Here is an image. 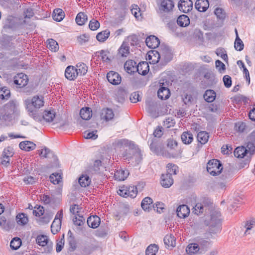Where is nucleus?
Segmentation results:
<instances>
[{
	"label": "nucleus",
	"instance_id": "63",
	"mask_svg": "<svg viewBox=\"0 0 255 255\" xmlns=\"http://www.w3.org/2000/svg\"><path fill=\"white\" fill-rule=\"evenodd\" d=\"M73 222L75 225L80 226L84 224L85 219L82 216H79L78 218L76 217L75 218L73 219Z\"/></svg>",
	"mask_w": 255,
	"mask_h": 255
},
{
	"label": "nucleus",
	"instance_id": "25",
	"mask_svg": "<svg viewBox=\"0 0 255 255\" xmlns=\"http://www.w3.org/2000/svg\"><path fill=\"white\" fill-rule=\"evenodd\" d=\"M19 146L20 149L29 151L35 149L36 144L30 141H24L20 142Z\"/></svg>",
	"mask_w": 255,
	"mask_h": 255
},
{
	"label": "nucleus",
	"instance_id": "52",
	"mask_svg": "<svg viewBox=\"0 0 255 255\" xmlns=\"http://www.w3.org/2000/svg\"><path fill=\"white\" fill-rule=\"evenodd\" d=\"M10 95V92L6 87H4L0 89V98L1 99H8Z\"/></svg>",
	"mask_w": 255,
	"mask_h": 255
},
{
	"label": "nucleus",
	"instance_id": "9",
	"mask_svg": "<svg viewBox=\"0 0 255 255\" xmlns=\"http://www.w3.org/2000/svg\"><path fill=\"white\" fill-rule=\"evenodd\" d=\"M14 154L13 148L11 146H8L3 149L1 158V164L6 167L10 164V157Z\"/></svg>",
	"mask_w": 255,
	"mask_h": 255
},
{
	"label": "nucleus",
	"instance_id": "19",
	"mask_svg": "<svg viewBox=\"0 0 255 255\" xmlns=\"http://www.w3.org/2000/svg\"><path fill=\"white\" fill-rule=\"evenodd\" d=\"M177 215L180 218H185L190 213V210L186 205H180L176 209Z\"/></svg>",
	"mask_w": 255,
	"mask_h": 255
},
{
	"label": "nucleus",
	"instance_id": "26",
	"mask_svg": "<svg viewBox=\"0 0 255 255\" xmlns=\"http://www.w3.org/2000/svg\"><path fill=\"white\" fill-rule=\"evenodd\" d=\"M128 175L129 172L128 170L119 169L115 172L114 177L118 181H123L128 177Z\"/></svg>",
	"mask_w": 255,
	"mask_h": 255
},
{
	"label": "nucleus",
	"instance_id": "38",
	"mask_svg": "<svg viewBox=\"0 0 255 255\" xmlns=\"http://www.w3.org/2000/svg\"><path fill=\"white\" fill-rule=\"evenodd\" d=\"M164 243L165 245L169 247H175L176 244V240L175 237L172 235H167L164 238Z\"/></svg>",
	"mask_w": 255,
	"mask_h": 255
},
{
	"label": "nucleus",
	"instance_id": "12",
	"mask_svg": "<svg viewBox=\"0 0 255 255\" xmlns=\"http://www.w3.org/2000/svg\"><path fill=\"white\" fill-rule=\"evenodd\" d=\"M178 6L180 11L188 13L192 9L193 2L191 0H180Z\"/></svg>",
	"mask_w": 255,
	"mask_h": 255
},
{
	"label": "nucleus",
	"instance_id": "31",
	"mask_svg": "<svg viewBox=\"0 0 255 255\" xmlns=\"http://www.w3.org/2000/svg\"><path fill=\"white\" fill-rule=\"evenodd\" d=\"M65 13L60 8H57L53 11L52 14L53 19L57 21H61L64 18Z\"/></svg>",
	"mask_w": 255,
	"mask_h": 255
},
{
	"label": "nucleus",
	"instance_id": "53",
	"mask_svg": "<svg viewBox=\"0 0 255 255\" xmlns=\"http://www.w3.org/2000/svg\"><path fill=\"white\" fill-rule=\"evenodd\" d=\"M61 176L59 173H53L50 176V181L54 184H58L61 181Z\"/></svg>",
	"mask_w": 255,
	"mask_h": 255
},
{
	"label": "nucleus",
	"instance_id": "47",
	"mask_svg": "<svg viewBox=\"0 0 255 255\" xmlns=\"http://www.w3.org/2000/svg\"><path fill=\"white\" fill-rule=\"evenodd\" d=\"M128 140L125 139H117L113 143V146L115 149L121 148L124 145H127Z\"/></svg>",
	"mask_w": 255,
	"mask_h": 255
},
{
	"label": "nucleus",
	"instance_id": "20",
	"mask_svg": "<svg viewBox=\"0 0 255 255\" xmlns=\"http://www.w3.org/2000/svg\"><path fill=\"white\" fill-rule=\"evenodd\" d=\"M45 204H55L59 200L56 194L52 193L50 195L44 194L41 198Z\"/></svg>",
	"mask_w": 255,
	"mask_h": 255
},
{
	"label": "nucleus",
	"instance_id": "35",
	"mask_svg": "<svg viewBox=\"0 0 255 255\" xmlns=\"http://www.w3.org/2000/svg\"><path fill=\"white\" fill-rule=\"evenodd\" d=\"M129 53V48L127 44L123 42L118 50V54L121 57H127Z\"/></svg>",
	"mask_w": 255,
	"mask_h": 255
},
{
	"label": "nucleus",
	"instance_id": "17",
	"mask_svg": "<svg viewBox=\"0 0 255 255\" xmlns=\"http://www.w3.org/2000/svg\"><path fill=\"white\" fill-rule=\"evenodd\" d=\"M146 45L150 48H155L157 47L159 44V39L154 35H150L147 37L145 40Z\"/></svg>",
	"mask_w": 255,
	"mask_h": 255
},
{
	"label": "nucleus",
	"instance_id": "44",
	"mask_svg": "<svg viewBox=\"0 0 255 255\" xmlns=\"http://www.w3.org/2000/svg\"><path fill=\"white\" fill-rule=\"evenodd\" d=\"M236 38L235 39L234 47L236 50L241 51L244 49V45L242 40L239 38L237 29H235Z\"/></svg>",
	"mask_w": 255,
	"mask_h": 255
},
{
	"label": "nucleus",
	"instance_id": "1",
	"mask_svg": "<svg viewBox=\"0 0 255 255\" xmlns=\"http://www.w3.org/2000/svg\"><path fill=\"white\" fill-rule=\"evenodd\" d=\"M255 153V133L252 132L248 137L246 147L244 146L237 147L234 151V155L237 158H246L243 162L241 163V167H244L248 165L253 155Z\"/></svg>",
	"mask_w": 255,
	"mask_h": 255
},
{
	"label": "nucleus",
	"instance_id": "59",
	"mask_svg": "<svg viewBox=\"0 0 255 255\" xmlns=\"http://www.w3.org/2000/svg\"><path fill=\"white\" fill-rule=\"evenodd\" d=\"M217 17L220 19H224L225 17V13L223 10L221 8H217L214 11Z\"/></svg>",
	"mask_w": 255,
	"mask_h": 255
},
{
	"label": "nucleus",
	"instance_id": "55",
	"mask_svg": "<svg viewBox=\"0 0 255 255\" xmlns=\"http://www.w3.org/2000/svg\"><path fill=\"white\" fill-rule=\"evenodd\" d=\"M132 158L134 159L136 163H138L140 162L142 158L141 150L139 149H135Z\"/></svg>",
	"mask_w": 255,
	"mask_h": 255
},
{
	"label": "nucleus",
	"instance_id": "11",
	"mask_svg": "<svg viewBox=\"0 0 255 255\" xmlns=\"http://www.w3.org/2000/svg\"><path fill=\"white\" fill-rule=\"evenodd\" d=\"M36 243L41 247H45L47 246L45 252L47 253H50L52 250V243H49V239L47 236L45 235H38L36 240Z\"/></svg>",
	"mask_w": 255,
	"mask_h": 255
},
{
	"label": "nucleus",
	"instance_id": "16",
	"mask_svg": "<svg viewBox=\"0 0 255 255\" xmlns=\"http://www.w3.org/2000/svg\"><path fill=\"white\" fill-rule=\"evenodd\" d=\"M65 76L69 80H74L78 76V74L75 67L68 66L66 68Z\"/></svg>",
	"mask_w": 255,
	"mask_h": 255
},
{
	"label": "nucleus",
	"instance_id": "36",
	"mask_svg": "<svg viewBox=\"0 0 255 255\" xmlns=\"http://www.w3.org/2000/svg\"><path fill=\"white\" fill-rule=\"evenodd\" d=\"M209 134L205 131L199 132L197 134V139L201 144H205L209 139Z\"/></svg>",
	"mask_w": 255,
	"mask_h": 255
},
{
	"label": "nucleus",
	"instance_id": "28",
	"mask_svg": "<svg viewBox=\"0 0 255 255\" xmlns=\"http://www.w3.org/2000/svg\"><path fill=\"white\" fill-rule=\"evenodd\" d=\"M200 247V254H204L210 248L211 243L207 240L201 239L198 242Z\"/></svg>",
	"mask_w": 255,
	"mask_h": 255
},
{
	"label": "nucleus",
	"instance_id": "57",
	"mask_svg": "<svg viewBox=\"0 0 255 255\" xmlns=\"http://www.w3.org/2000/svg\"><path fill=\"white\" fill-rule=\"evenodd\" d=\"M89 28L92 30H96L100 27V23L95 19H92L90 21Z\"/></svg>",
	"mask_w": 255,
	"mask_h": 255
},
{
	"label": "nucleus",
	"instance_id": "4",
	"mask_svg": "<svg viewBox=\"0 0 255 255\" xmlns=\"http://www.w3.org/2000/svg\"><path fill=\"white\" fill-rule=\"evenodd\" d=\"M155 54H157V59H154L152 63L155 64L159 61V59L163 61L165 64H166L172 59V53L169 48L165 45H162L160 51H155Z\"/></svg>",
	"mask_w": 255,
	"mask_h": 255
},
{
	"label": "nucleus",
	"instance_id": "23",
	"mask_svg": "<svg viewBox=\"0 0 255 255\" xmlns=\"http://www.w3.org/2000/svg\"><path fill=\"white\" fill-rule=\"evenodd\" d=\"M136 63L132 60H128L125 63L124 68L126 71L129 74L136 72Z\"/></svg>",
	"mask_w": 255,
	"mask_h": 255
},
{
	"label": "nucleus",
	"instance_id": "15",
	"mask_svg": "<svg viewBox=\"0 0 255 255\" xmlns=\"http://www.w3.org/2000/svg\"><path fill=\"white\" fill-rule=\"evenodd\" d=\"M38 153L41 157L45 158H52L54 162L57 161V157L55 156L53 152L48 148L44 147L41 150H38Z\"/></svg>",
	"mask_w": 255,
	"mask_h": 255
},
{
	"label": "nucleus",
	"instance_id": "50",
	"mask_svg": "<svg viewBox=\"0 0 255 255\" xmlns=\"http://www.w3.org/2000/svg\"><path fill=\"white\" fill-rule=\"evenodd\" d=\"M21 241L19 238H13L10 243V247L11 249L16 250L20 247Z\"/></svg>",
	"mask_w": 255,
	"mask_h": 255
},
{
	"label": "nucleus",
	"instance_id": "30",
	"mask_svg": "<svg viewBox=\"0 0 255 255\" xmlns=\"http://www.w3.org/2000/svg\"><path fill=\"white\" fill-rule=\"evenodd\" d=\"M78 76H84L85 75L88 71L87 66L83 63H78L75 67Z\"/></svg>",
	"mask_w": 255,
	"mask_h": 255
},
{
	"label": "nucleus",
	"instance_id": "3",
	"mask_svg": "<svg viewBox=\"0 0 255 255\" xmlns=\"http://www.w3.org/2000/svg\"><path fill=\"white\" fill-rule=\"evenodd\" d=\"M167 174H162L161 177V184L165 188H169L173 183L172 174L176 175L178 170V166L172 163L167 165Z\"/></svg>",
	"mask_w": 255,
	"mask_h": 255
},
{
	"label": "nucleus",
	"instance_id": "32",
	"mask_svg": "<svg viewBox=\"0 0 255 255\" xmlns=\"http://www.w3.org/2000/svg\"><path fill=\"white\" fill-rule=\"evenodd\" d=\"M177 23L180 26L185 27L189 24L190 20L187 15L183 14L178 17Z\"/></svg>",
	"mask_w": 255,
	"mask_h": 255
},
{
	"label": "nucleus",
	"instance_id": "37",
	"mask_svg": "<svg viewBox=\"0 0 255 255\" xmlns=\"http://www.w3.org/2000/svg\"><path fill=\"white\" fill-rule=\"evenodd\" d=\"M152 199L148 197L144 198L141 202V206L144 211H149L151 207Z\"/></svg>",
	"mask_w": 255,
	"mask_h": 255
},
{
	"label": "nucleus",
	"instance_id": "33",
	"mask_svg": "<svg viewBox=\"0 0 255 255\" xmlns=\"http://www.w3.org/2000/svg\"><path fill=\"white\" fill-rule=\"evenodd\" d=\"M200 247L198 244H190L187 247L186 251L188 254H200Z\"/></svg>",
	"mask_w": 255,
	"mask_h": 255
},
{
	"label": "nucleus",
	"instance_id": "34",
	"mask_svg": "<svg viewBox=\"0 0 255 255\" xmlns=\"http://www.w3.org/2000/svg\"><path fill=\"white\" fill-rule=\"evenodd\" d=\"M216 93L212 90H207L204 95V98L206 101L210 103L213 102L216 98Z\"/></svg>",
	"mask_w": 255,
	"mask_h": 255
},
{
	"label": "nucleus",
	"instance_id": "64",
	"mask_svg": "<svg viewBox=\"0 0 255 255\" xmlns=\"http://www.w3.org/2000/svg\"><path fill=\"white\" fill-rule=\"evenodd\" d=\"M139 95L137 92H133L132 93L130 96V100L131 102L133 103H135L138 101H139Z\"/></svg>",
	"mask_w": 255,
	"mask_h": 255
},
{
	"label": "nucleus",
	"instance_id": "24",
	"mask_svg": "<svg viewBox=\"0 0 255 255\" xmlns=\"http://www.w3.org/2000/svg\"><path fill=\"white\" fill-rule=\"evenodd\" d=\"M136 71L139 74L145 75L149 71V66L146 62H142L137 65Z\"/></svg>",
	"mask_w": 255,
	"mask_h": 255
},
{
	"label": "nucleus",
	"instance_id": "46",
	"mask_svg": "<svg viewBox=\"0 0 255 255\" xmlns=\"http://www.w3.org/2000/svg\"><path fill=\"white\" fill-rule=\"evenodd\" d=\"M17 224L20 225H25L28 221L27 216L23 213L19 214L16 217Z\"/></svg>",
	"mask_w": 255,
	"mask_h": 255
},
{
	"label": "nucleus",
	"instance_id": "43",
	"mask_svg": "<svg viewBox=\"0 0 255 255\" xmlns=\"http://www.w3.org/2000/svg\"><path fill=\"white\" fill-rule=\"evenodd\" d=\"M87 20V15L82 12L78 13L75 19L76 23L79 25H82L84 24Z\"/></svg>",
	"mask_w": 255,
	"mask_h": 255
},
{
	"label": "nucleus",
	"instance_id": "5",
	"mask_svg": "<svg viewBox=\"0 0 255 255\" xmlns=\"http://www.w3.org/2000/svg\"><path fill=\"white\" fill-rule=\"evenodd\" d=\"M220 215L218 213L216 214H212L211 215L210 221H205V224L210 226V231L211 233H216L220 230V224L221 220L220 219Z\"/></svg>",
	"mask_w": 255,
	"mask_h": 255
},
{
	"label": "nucleus",
	"instance_id": "40",
	"mask_svg": "<svg viewBox=\"0 0 255 255\" xmlns=\"http://www.w3.org/2000/svg\"><path fill=\"white\" fill-rule=\"evenodd\" d=\"M181 140L184 144H190L193 140V135L189 132H184L181 136Z\"/></svg>",
	"mask_w": 255,
	"mask_h": 255
},
{
	"label": "nucleus",
	"instance_id": "39",
	"mask_svg": "<svg viewBox=\"0 0 255 255\" xmlns=\"http://www.w3.org/2000/svg\"><path fill=\"white\" fill-rule=\"evenodd\" d=\"M91 182V179L87 175H82L79 178V184L82 187L88 186L90 184Z\"/></svg>",
	"mask_w": 255,
	"mask_h": 255
},
{
	"label": "nucleus",
	"instance_id": "8",
	"mask_svg": "<svg viewBox=\"0 0 255 255\" xmlns=\"http://www.w3.org/2000/svg\"><path fill=\"white\" fill-rule=\"evenodd\" d=\"M255 227V219H251L242 223L241 228L244 232V236H247L254 233L253 229Z\"/></svg>",
	"mask_w": 255,
	"mask_h": 255
},
{
	"label": "nucleus",
	"instance_id": "27",
	"mask_svg": "<svg viewBox=\"0 0 255 255\" xmlns=\"http://www.w3.org/2000/svg\"><path fill=\"white\" fill-rule=\"evenodd\" d=\"M114 116V114L112 109L106 108L102 110L101 117L106 121L112 120Z\"/></svg>",
	"mask_w": 255,
	"mask_h": 255
},
{
	"label": "nucleus",
	"instance_id": "7",
	"mask_svg": "<svg viewBox=\"0 0 255 255\" xmlns=\"http://www.w3.org/2000/svg\"><path fill=\"white\" fill-rule=\"evenodd\" d=\"M157 4L158 7V12L161 14L170 13L174 6L172 0H161L158 1Z\"/></svg>",
	"mask_w": 255,
	"mask_h": 255
},
{
	"label": "nucleus",
	"instance_id": "62",
	"mask_svg": "<svg viewBox=\"0 0 255 255\" xmlns=\"http://www.w3.org/2000/svg\"><path fill=\"white\" fill-rule=\"evenodd\" d=\"M96 132L97 130L92 131L91 132H85L84 136L87 139H95L98 137V135H97L95 133Z\"/></svg>",
	"mask_w": 255,
	"mask_h": 255
},
{
	"label": "nucleus",
	"instance_id": "49",
	"mask_svg": "<svg viewBox=\"0 0 255 255\" xmlns=\"http://www.w3.org/2000/svg\"><path fill=\"white\" fill-rule=\"evenodd\" d=\"M146 110L151 115L155 113L156 109L154 103L151 101H146Z\"/></svg>",
	"mask_w": 255,
	"mask_h": 255
},
{
	"label": "nucleus",
	"instance_id": "48",
	"mask_svg": "<svg viewBox=\"0 0 255 255\" xmlns=\"http://www.w3.org/2000/svg\"><path fill=\"white\" fill-rule=\"evenodd\" d=\"M55 117V113L54 112L45 111L42 116V119L46 122H51Z\"/></svg>",
	"mask_w": 255,
	"mask_h": 255
},
{
	"label": "nucleus",
	"instance_id": "14",
	"mask_svg": "<svg viewBox=\"0 0 255 255\" xmlns=\"http://www.w3.org/2000/svg\"><path fill=\"white\" fill-rule=\"evenodd\" d=\"M107 78L108 81L113 85H117L121 82L120 75L116 72L110 71L107 75Z\"/></svg>",
	"mask_w": 255,
	"mask_h": 255
},
{
	"label": "nucleus",
	"instance_id": "42",
	"mask_svg": "<svg viewBox=\"0 0 255 255\" xmlns=\"http://www.w3.org/2000/svg\"><path fill=\"white\" fill-rule=\"evenodd\" d=\"M97 53L99 54L98 56L101 57L103 62L106 63H110L111 62V59L109 55V51L102 50Z\"/></svg>",
	"mask_w": 255,
	"mask_h": 255
},
{
	"label": "nucleus",
	"instance_id": "56",
	"mask_svg": "<svg viewBox=\"0 0 255 255\" xmlns=\"http://www.w3.org/2000/svg\"><path fill=\"white\" fill-rule=\"evenodd\" d=\"M36 209L33 210V215L36 217H40L43 215L44 210L43 207L39 206L37 208L35 207Z\"/></svg>",
	"mask_w": 255,
	"mask_h": 255
},
{
	"label": "nucleus",
	"instance_id": "21",
	"mask_svg": "<svg viewBox=\"0 0 255 255\" xmlns=\"http://www.w3.org/2000/svg\"><path fill=\"white\" fill-rule=\"evenodd\" d=\"M209 3L208 0H197L195 6L199 11H205L209 7Z\"/></svg>",
	"mask_w": 255,
	"mask_h": 255
},
{
	"label": "nucleus",
	"instance_id": "60",
	"mask_svg": "<svg viewBox=\"0 0 255 255\" xmlns=\"http://www.w3.org/2000/svg\"><path fill=\"white\" fill-rule=\"evenodd\" d=\"M131 13L136 18H138L139 16L141 15L140 9L138 7L137 5L133 6L131 9Z\"/></svg>",
	"mask_w": 255,
	"mask_h": 255
},
{
	"label": "nucleus",
	"instance_id": "13",
	"mask_svg": "<svg viewBox=\"0 0 255 255\" xmlns=\"http://www.w3.org/2000/svg\"><path fill=\"white\" fill-rule=\"evenodd\" d=\"M27 75L23 73L18 74L14 78V84L17 85L19 88H21L27 85L28 82Z\"/></svg>",
	"mask_w": 255,
	"mask_h": 255
},
{
	"label": "nucleus",
	"instance_id": "58",
	"mask_svg": "<svg viewBox=\"0 0 255 255\" xmlns=\"http://www.w3.org/2000/svg\"><path fill=\"white\" fill-rule=\"evenodd\" d=\"M0 227L6 231L9 229V227L5 217H1L0 218Z\"/></svg>",
	"mask_w": 255,
	"mask_h": 255
},
{
	"label": "nucleus",
	"instance_id": "61",
	"mask_svg": "<svg viewBox=\"0 0 255 255\" xmlns=\"http://www.w3.org/2000/svg\"><path fill=\"white\" fill-rule=\"evenodd\" d=\"M224 85L227 88H230L232 85L231 77L229 75H225L223 79Z\"/></svg>",
	"mask_w": 255,
	"mask_h": 255
},
{
	"label": "nucleus",
	"instance_id": "6",
	"mask_svg": "<svg viewBox=\"0 0 255 255\" xmlns=\"http://www.w3.org/2000/svg\"><path fill=\"white\" fill-rule=\"evenodd\" d=\"M222 169V164L218 159H212L207 163V170L213 176L217 175L221 173Z\"/></svg>",
	"mask_w": 255,
	"mask_h": 255
},
{
	"label": "nucleus",
	"instance_id": "29",
	"mask_svg": "<svg viewBox=\"0 0 255 255\" xmlns=\"http://www.w3.org/2000/svg\"><path fill=\"white\" fill-rule=\"evenodd\" d=\"M81 118L84 120H88L92 117V111L89 107L83 108L80 111Z\"/></svg>",
	"mask_w": 255,
	"mask_h": 255
},
{
	"label": "nucleus",
	"instance_id": "10",
	"mask_svg": "<svg viewBox=\"0 0 255 255\" xmlns=\"http://www.w3.org/2000/svg\"><path fill=\"white\" fill-rule=\"evenodd\" d=\"M62 216L63 211L61 210L56 214L55 219L51 226V231L53 234H56L60 230Z\"/></svg>",
	"mask_w": 255,
	"mask_h": 255
},
{
	"label": "nucleus",
	"instance_id": "54",
	"mask_svg": "<svg viewBox=\"0 0 255 255\" xmlns=\"http://www.w3.org/2000/svg\"><path fill=\"white\" fill-rule=\"evenodd\" d=\"M48 41L49 49L54 51H57L59 48L58 43L53 39H49Z\"/></svg>",
	"mask_w": 255,
	"mask_h": 255
},
{
	"label": "nucleus",
	"instance_id": "18",
	"mask_svg": "<svg viewBox=\"0 0 255 255\" xmlns=\"http://www.w3.org/2000/svg\"><path fill=\"white\" fill-rule=\"evenodd\" d=\"M160 84L162 85L157 92V96L161 100H166L170 96V91L167 87L163 86L164 83H160Z\"/></svg>",
	"mask_w": 255,
	"mask_h": 255
},
{
	"label": "nucleus",
	"instance_id": "51",
	"mask_svg": "<svg viewBox=\"0 0 255 255\" xmlns=\"http://www.w3.org/2000/svg\"><path fill=\"white\" fill-rule=\"evenodd\" d=\"M127 193L128 194V197H130L132 198H133L136 197L137 191L136 187L135 186H129L126 187Z\"/></svg>",
	"mask_w": 255,
	"mask_h": 255
},
{
	"label": "nucleus",
	"instance_id": "2",
	"mask_svg": "<svg viewBox=\"0 0 255 255\" xmlns=\"http://www.w3.org/2000/svg\"><path fill=\"white\" fill-rule=\"evenodd\" d=\"M44 98L43 96H35L32 99H27L24 103L29 115L37 121H41V118L36 115L35 109H39L44 105Z\"/></svg>",
	"mask_w": 255,
	"mask_h": 255
},
{
	"label": "nucleus",
	"instance_id": "41",
	"mask_svg": "<svg viewBox=\"0 0 255 255\" xmlns=\"http://www.w3.org/2000/svg\"><path fill=\"white\" fill-rule=\"evenodd\" d=\"M110 34V31L106 29L98 33L96 36V38L100 42H104L109 37Z\"/></svg>",
	"mask_w": 255,
	"mask_h": 255
},
{
	"label": "nucleus",
	"instance_id": "22",
	"mask_svg": "<svg viewBox=\"0 0 255 255\" xmlns=\"http://www.w3.org/2000/svg\"><path fill=\"white\" fill-rule=\"evenodd\" d=\"M87 224L90 228L96 229L100 224V218L97 216H90L87 219Z\"/></svg>",
	"mask_w": 255,
	"mask_h": 255
},
{
	"label": "nucleus",
	"instance_id": "45",
	"mask_svg": "<svg viewBox=\"0 0 255 255\" xmlns=\"http://www.w3.org/2000/svg\"><path fill=\"white\" fill-rule=\"evenodd\" d=\"M158 247L156 244H151L145 251V255H156L158 252Z\"/></svg>",
	"mask_w": 255,
	"mask_h": 255
}]
</instances>
